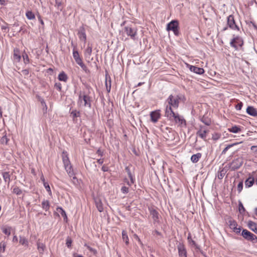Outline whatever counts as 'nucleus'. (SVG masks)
Listing matches in <instances>:
<instances>
[{"label":"nucleus","instance_id":"nucleus-1","mask_svg":"<svg viewBox=\"0 0 257 257\" xmlns=\"http://www.w3.org/2000/svg\"><path fill=\"white\" fill-rule=\"evenodd\" d=\"M181 95H170L166 101V102L168 103V104L166 106L165 114L170 113V110L171 111H174L173 110V108L177 109L179 107L180 101L181 99Z\"/></svg>","mask_w":257,"mask_h":257},{"label":"nucleus","instance_id":"nucleus-2","mask_svg":"<svg viewBox=\"0 0 257 257\" xmlns=\"http://www.w3.org/2000/svg\"><path fill=\"white\" fill-rule=\"evenodd\" d=\"M62 159L64 167L68 176L70 177H72L73 179H76L72 165H71L68 157V155L66 152L63 151L62 152Z\"/></svg>","mask_w":257,"mask_h":257},{"label":"nucleus","instance_id":"nucleus-3","mask_svg":"<svg viewBox=\"0 0 257 257\" xmlns=\"http://www.w3.org/2000/svg\"><path fill=\"white\" fill-rule=\"evenodd\" d=\"M170 113L165 114V116L170 120H173L178 126L181 127H186V121L183 116L180 115L179 113H175L174 111L170 110Z\"/></svg>","mask_w":257,"mask_h":257},{"label":"nucleus","instance_id":"nucleus-4","mask_svg":"<svg viewBox=\"0 0 257 257\" xmlns=\"http://www.w3.org/2000/svg\"><path fill=\"white\" fill-rule=\"evenodd\" d=\"M137 31L138 29L135 25H128L125 26L123 29L124 33L134 40L136 39Z\"/></svg>","mask_w":257,"mask_h":257},{"label":"nucleus","instance_id":"nucleus-5","mask_svg":"<svg viewBox=\"0 0 257 257\" xmlns=\"http://www.w3.org/2000/svg\"><path fill=\"white\" fill-rule=\"evenodd\" d=\"M244 42L242 38L239 36H235L234 35H233V38L230 42V46L235 50H238L239 48H241Z\"/></svg>","mask_w":257,"mask_h":257},{"label":"nucleus","instance_id":"nucleus-6","mask_svg":"<svg viewBox=\"0 0 257 257\" xmlns=\"http://www.w3.org/2000/svg\"><path fill=\"white\" fill-rule=\"evenodd\" d=\"M243 159L242 157H238L234 159L231 163L228 164L231 171H235L238 169L243 164Z\"/></svg>","mask_w":257,"mask_h":257},{"label":"nucleus","instance_id":"nucleus-7","mask_svg":"<svg viewBox=\"0 0 257 257\" xmlns=\"http://www.w3.org/2000/svg\"><path fill=\"white\" fill-rule=\"evenodd\" d=\"M167 30L168 31H172L176 36L179 34V23L177 20H172L167 24Z\"/></svg>","mask_w":257,"mask_h":257},{"label":"nucleus","instance_id":"nucleus-8","mask_svg":"<svg viewBox=\"0 0 257 257\" xmlns=\"http://www.w3.org/2000/svg\"><path fill=\"white\" fill-rule=\"evenodd\" d=\"M241 235L243 237L248 241H251L252 243L257 242V237L254 234L251 233L246 229H243L241 232Z\"/></svg>","mask_w":257,"mask_h":257},{"label":"nucleus","instance_id":"nucleus-9","mask_svg":"<svg viewBox=\"0 0 257 257\" xmlns=\"http://www.w3.org/2000/svg\"><path fill=\"white\" fill-rule=\"evenodd\" d=\"M83 101H84V106L88 107L89 108L91 107V104L90 96L85 94L82 95V92H80L79 94V101L82 102Z\"/></svg>","mask_w":257,"mask_h":257},{"label":"nucleus","instance_id":"nucleus-10","mask_svg":"<svg viewBox=\"0 0 257 257\" xmlns=\"http://www.w3.org/2000/svg\"><path fill=\"white\" fill-rule=\"evenodd\" d=\"M227 25L228 26L233 30H237V31H240V29L238 26L236 25L234 16L232 15H229L227 17Z\"/></svg>","mask_w":257,"mask_h":257},{"label":"nucleus","instance_id":"nucleus-11","mask_svg":"<svg viewBox=\"0 0 257 257\" xmlns=\"http://www.w3.org/2000/svg\"><path fill=\"white\" fill-rule=\"evenodd\" d=\"M209 130L204 125H200L199 130L196 133V135L199 136L203 140H206V135Z\"/></svg>","mask_w":257,"mask_h":257},{"label":"nucleus","instance_id":"nucleus-12","mask_svg":"<svg viewBox=\"0 0 257 257\" xmlns=\"http://www.w3.org/2000/svg\"><path fill=\"white\" fill-rule=\"evenodd\" d=\"M177 248L179 257H187V251L185 245L182 243L179 242L178 244Z\"/></svg>","mask_w":257,"mask_h":257},{"label":"nucleus","instance_id":"nucleus-13","mask_svg":"<svg viewBox=\"0 0 257 257\" xmlns=\"http://www.w3.org/2000/svg\"><path fill=\"white\" fill-rule=\"evenodd\" d=\"M78 36L79 39L84 43L86 41V35L85 33V29L83 26L79 27L78 32Z\"/></svg>","mask_w":257,"mask_h":257},{"label":"nucleus","instance_id":"nucleus-14","mask_svg":"<svg viewBox=\"0 0 257 257\" xmlns=\"http://www.w3.org/2000/svg\"><path fill=\"white\" fill-rule=\"evenodd\" d=\"M125 170L127 172L128 177L130 179V182L127 181V184L131 186L132 185L134 184L135 182V179L134 177L133 174L132 173L130 168L129 166H126L125 168Z\"/></svg>","mask_w":257,"mask_h":257},{"label":"nucleus","instance_id":"nucleus-15","mask_svg":"<svg viewBox=\"0 0 257 257\" xmlns=\"http://www.w3.org/2000/svg\"><path fill=\"white\" fill-rule=\"evenodd\" d=\"M72 46H73V57L76 62V63L77 64L80 61L82 60V58L80 57L79 54L78 52V51L76 50V47L75 46L73 45V42L71 43Z\"/></svg>","mask_w":257,"mask_h":257},{"label":"nucleus","instance_id":"nucleus-16","mask_svg":"<svg viewBox=\"0 0 257 257\" xmlns=\"http://www.w3.org/2000/svg\"><path fill=\"white\" fill-rule=\"evenodd\" d=\"M188 67L190 70L198 74H202L204 73V70L203 68L197 67L195 66L188 65Z\"/></svg>","mask_w":257,"mask_h":257},{"label":"nucleus","instance_id":"nucleus-17","mask_svg":"<svg viewBox=\"0 0 257 257\" xmlns=\"http://www.w3.org/2000/svg\"><path fill=\"white\" fill-rule=\"evenodd\" d=\"M92 49L91 46H88L87 48L86 49L84 52V56L86 59V60L89 62H90V56L92 53ZM93 58H91L90 60H92Z\"/></svg>","mask_w":257,"mask_h":257},{"label":"nucleus","instance_id":"nucleus-18","mask_svg":"<svg viewBox=\"0 0 257 257\" xmlns=\"http://www.w3.org/2000/svg\"><path fill=\"white\" fill-rule=\"evenodd\" d=\"M246 111L248 114L252 116H257V110L253 106H248L246 108Z\"/></svg>","mask_w":257,"mask_h":257},{"label":"nucleus","instance_id":"nucleus-19","mask_svg":"<svg viewBox=\"0 0 257 257\" xmlns=\"http://www.w3.org/2000/svg\"><path fill=\"white\" fill-rule=\"evenodd\" d=\"M150 213L151 215L152 216L154 222H158L159 220V213L154 208H150Z\"/></svg>","mask_w":257,"mask_h":257},{"label":"nucleus","instance_id":"nucleus-20","mask_svg":"<svg viewBox=\"0 0 257 257\" xmlns=\"http://www.w3.org/2000/svg\"><path fill=\"white\" fill-rule=\"evenodd\" d=\"M150 116L151 120L153 122H156L158 120L159 118L160 117V114L159 112L157 111H154L151 112L150 114Z\"/></svg>","mask_w":257,"mask_h":257},{"label":"nucleus","instance_id":"nucleus-21","mask_svg":"<svg viewBox=\"0 0 257 257\" xmlns=\"http://www.w3.org/2000/svg\"><path fill=\"white\" fill-rule=\"evenodd\" d=\"M13 59L15 62H19L21 59L20 51L18 49L14 50Z\"/></svg>","mask_w":257,"mask_h":257},{"label":"nucleus","instance_id":"nucleus-22","mask_svg":"<svg viewBox=\"0 0 257 257\" xmlns=\"http://www.w3.org/2000/svg\"><path fill=\"white\" fill-rule=\"evenodd\" d=\"M95 203L97 210L100 212H102L103 206L101 200L99 198H96L95 199Z\"/></svg>","mask_w":257,"mask_h":257},{"label":"nucleus","instance_id":"nucleus-23","mask_svg":"<svg viewBox=\"0 0 257 257\" xmlns=\"http://www.w3.org/2000/svg\"><path fill=\"white\" fill-rule=\"evenodd\" d=\"M248 228L257 234V223L254 222L249 220L247 223Z\"/></svg>","mask_w":257,"mask_h":257},{"label":"nucleus","instance_id":"nucleus-24","mask_svg":"<svg viewBox=\"0 0 257 257\" xmlns=\"http://www.w3.org/2000/svg\"><path fill=\"white\" fill-rule=\"evenodd\" d=\"M58 79L59 81L66 82L68 80V77L64 71H62L58 75Z\"/></svg>","mask_w":257,"mask_h":257},{"label":"nucleus","instance_id":"nucleus-25","mask_svg":"<svg viewBox=\"0 0 257 257\" xmlns=\"http://www.w3.org/2000/svg\"><path fill=\"white\" fill-rule=\"evenodd\" d=\"M227 223L228 225L229 228L232 230L237 226V224L236 221L231 218H228Z\"/></svg>","mask_w":257,"mask_h":257},{"label":"nucleus","instance_id":"nucleus-26","mask_svg":"<svg viewBox=\"0 0 257 257\" xmlns=\"http://www.w3.org/2000/svg\"><path fill=\"white\" fill-rule=\"evenodd\" d=\"M254 183V179L253 177H249L245 181V186L246 188L251 187Z\"/></svg>","mask_w":257,"mask_h":257},{"label":"nucleus","instance_id":"nucleus-27","mask_svg":"<svg viewBox=\"0 0 257 257\" xmlns=\"http://www.w3.org/2000/svg\"><path fill=\"white\" fill-rule=\"evenodd\" d=\"M202 154L200 153H198L196 154L193 155L191 157V161L193 163H196L198 162L199 159L201 158Z\"/></svg>","mask_w":257,"mask_h":257},{"label":"nucleus","instance_id":"nucleus-28","mask_svg":"<svg viewBox=\"0 0 257 257\" xmlns=\"http://www.w3.org/2000/svg\"><path fill=\"white\" fill-rule=\"evenodd\" d=\"M56 210L63 217L64 220L67 222L68 218L65 210L61 207H58Z\"/></svg>","mask_w":257,"mask_h":257},{"label":"nucleus","instance_id":"nucleus-29","mask_svg":"<svg viewBox=\"0 0 257 257\" xmlns=\"http://www.w3.org/2000/svg\"><path fill=\"white\" fill-rule=\"evenodd\" d=\"M37 249H38L39 253L41 254H43V252L44 251V250L46 248L45 245L42 242L38 241L37 242Z\"/></svg>","mask_w":257,"mask_h":257},{"label":"nucleus","instance_id":"nucleus-30","mask_svg":"<svg viewBox=\"0 0 257 257\" xmlns=\"http://www.w3.org/2000/svg\"><path fill=\"white\" fill-rule=\"evenodd\" d=\"M2 176L3 177L4 180L6 183H7L8 184L10 182V177L11 175L10 174L9 172H2Z\"/></svg>","mask_w":257,"mask_h":257},{"label":"nucleus","instance_id":"nucleus-31","mask_svg":"<svg viewBox=\"0 0 257 257\" xmlns=\"http://www.w3.org/2000/svg\"><path fill=\"white\" fill-rule=\"evenodd\" d=\"M19 242L21 244L24 246H28L29 241L24 236H20Z\"/></svg>","mask_w":257,"mask_h":257},{"label":"nucleus","instance_id":"nucleus-32","mask_svg":"<svg viewBox=\"0 0 257 257\" xmlns=\"http://www.w3.org/2000/svg\"><path fill=\"white\" fill-rule=\"evenodd\" d=\"M228 130L230 133H237L241 131V128L239 126H238L237 125H234L230 128H228Z\"/></svg>","mask_w":257,"mask_h":257},{"label":"nucleus","instance_id":"nucleus-33","mask_svg":"<svg viewBox=\"0 0 257 257\" xmlns=\"http://www.w3.org/2000/svg\"><path fill=\"white\" fill-rule=\"evenodd\" d=\"M42 207L45 211L48 210L50 208L49 202L48 200H43L42 202Z\"/></svg>","mask_w":257,"mask_h":257},{"label":"nucleus","instance_id":"nucleus-34","mask_svg":"<svg viewBox=\"0 0 257 257\" xmlns=\"http://www.w3.org/2000/svg\"><path fill=\"white\" fill-rule=\"evenodd\" d=\"M78 65H79L82 69L86 73H89L90 72V71L87 67V66L84 64L82 60L77 63Z\"/></svg>","mask_w":257,"mask_h":257},{"label":"nucleus","instance_id":"nucleus-35","mask_svg":"<svg viewBox=\"0 0 257 257\" xmlns=\"http://www.w3.org/2000/svg\"><path fill=\"white\" fill-rule=\"evenodd\" d=\"M122 237L125 244L127 245L129 243V239L126 231L123 230L122 231Z\"/></svg>","mask_w":257,"mask_h":257},{"label":"nucleus","instance_id":"nucleus-36","mask_svg":"<svg viewBox=\"0 0 257 257\" xmlns=\"http://www.w3.org/2000/svg\"><path fill=\"white\" fill-rule=\"evenodd\" d=\"M26 16L29 20H33L35 18L34 14L31 11H27L26 13Z\"/></svg>","mask_w":257,"mask_h":257},{"label":"nucleus","instance_id":"nucleus-37","mask_svg":"<svg viewBox=\"0 0 257 257\" xmlns=\"http://www.w3.org/2000/svg\"><path fill=\"white\" fill-rule=\"evenodd\" d=\"M238 144H239L238 143H233V144H231L227 145L223 150V151H222L221 154H222V155L225 154L229 149H230V148L234 146L238 145Z\"/></svg>","mask_w":257,"mask_h":257},{"label":"nucleus","instance_id":"nucleus-38","mask_svg":"<svg viewBox=\"0 0 257 257\" xmlns=\"http://www.w3.org/2000/svg\"><path fill=\"white\" fill-rule=\"evenodd\" d=\"M9 139L7 138L6 135L2 137L0 140L1 144L2 145H7Z\"/></svg>","mask_w":257,"mask_h":257},{"label":"nucleus","instance_id":"nucleus-39","mask_svg":"<svg viewBox=\"0 0 257 257\" xmlns=\"http://www.w3.org/2000/svg\"><path fill=\"white\" fill-rule=\"evenodd\" d=\"M109 81H107V78L106 77L105 85L107 92H109L111 89V80L110 77H109Z\"/></svg>","mask_w":257,"mask_h":257},{"label":"nucleus","instance_id":"nucleus-40","mask_svg":"<svg viewBox=\"0 0 257 257\" xmlns=\"http://www.w3.org/2000/svg\"><path fill=\"white\" fill-rule=\"evenodd\" d=\"M11 227H3L2 231L4 233L9 236L11 234Z\"/></svg>","mask_w":257,"mask_h":257},{"label":"nucleus","instance_id":"nucleus-41","mask_svg":"<svg viewBox=\"0 0 257 257\" xmlns=\"http://www.w3.org/2000/svg\"><path fill=\"white\" fill-rule=\"evenodd\" d=\"M6 243L5 241H1L0 242V253L4 252L6 250Z\"/></svg>","mask_w":257,"mask_h":257},{"label":"nucleus","instance_id":"nucleus-42","mask_svg":"<svg viewBox=\"0 0 257 257\" xmlns=\"http://www.w3.org/2000/svg\"><path fill=\"white\" fill-rule=\"evenodd\" d=\"M201 121L206 125H210L211 124V120L204 116L201 119Z\"/></svg>","mask_w":257,"mask_h":257},{"label":"nucleus","instance_id":"nucleus-43","mask_svg":"<svg viewBox=\"0 0 257 257\" xmlns=\"http://www.w3.org/2000/svg\"><path fill=\"white\" fill-rule=\"evenodd\" d=\"M238 210H239V212L241 214L243 213V212H244L245 211V209L242 203L241 202H239Z\"/></svg>","mask_w":257,"mask_h":257},{"label":"nucleus","instance_id":"nucleus-44","mask_svg":"<svg viewBox=\"0 0 257 257\" xmlns=\"http://www.w3.org/2000/svg\"><path fill=\"white\" fill-rule=\"evenodd\" d=\"M221 137V135L219 133H214L212 134V139L214 141H217Z\"/></svg>","mask_w":257,"mask_h":257},{"label":"nucleus","instance_id":"nucleus-45","mask_svg":"<svg viewBox=\"0 0 257 257\" xmlns=\"http://www.w3.org/2000/svg\"><path fill=\"white\" fill-rule=\"evenodd\" d=\"M71 114L72 115L73 118H74L80 116V112L74 110L71 112Z\"/></svg>","mask_w":257,"mask_h":257},{"label":"nucleus","instance_id":"nucleus-46","mask_svg":"<svg viewBox=\"0 0 257 257\" xmlns=\"http://www.w3.org/2000/svg\"><path fill=\"white\" fill-rule=\"evenodd\" d=\"M13 193L17 195H21L22 193V191L19 187H15L13 189Z\"/></svg>","mask_w":257,"mask_h":257},{"label":"nucleus","instance_id":"nucleus-47","mask_svg":"<svg viewBox=\"0 0 257 257\" xmlns=\"http://www.w3.org/2000/svg\"><path fill=\"white\" fill-rule=\"evenodd\" d=\"M72 242V240L71 238L69 236L67 237L66 238V244L68 248H70L71 247Z\"/></svg>","mask_w":257,"mask_h":257},{"label":"nucleus","instance_id":"nucleus-48","mask_svg":"<svg viewBox=\"0 0 257 257\" xmlns=\"http://www.w3.org/2000/svg\"><path fill=\"white\" fill-rule=\"evenodd\" d=\"M23 58L25 64H28L29 63V58L28 55L26 53H25L23 55Z\"/></svg>","mask_w":257,"mask_h":257},{"label":"nucleus","instance_id":"nucleus-49","mask_svg":"<svg viewBox=\"0 0 257 257\" xmlns=\"http://www.w3.org/2000/svg\"><path fill=\"white\" fill-rule=\"evenodd\" d=\"M43 185H44V186L45 187V189H46L47 191L49 194H51V189H50L49 184L47 182H44Z\"/></svg>","mask_w":257,"mask_h":257},{"label":"nucleus","instance_id":"nucleus-50","mask_svg":"<svg viewBox=\"0 0 257 257\" xmlns=\"http://www.w3.org/2000/svg\"><path fill=\"white\" fill-rule=\"evenodd\" d=\"M39 100L41 102L42 106H43L44 107H45L46 109H47V106L46 103L44 99L43 98L39 97Z\"/></svg>","mask_w":257,"mask_h":257},{"label":"nucleus","instance_id":"nucleus-51","mask_svg":"<svg viewBox=\"0 0 257 257\" xmlns=\"http://www.w3.org/2000/svg\"><path fill=\"white\" fill-rule=\"evenodd\" d=\"M121 191L123 194H127L129 191L128 188L123 186L121 188Z\"/></svg>","mask_w":257,"mask_h":257},{"label":"nucleus","instance_id":"nucleus-52","mask_svg":"<svg viewBox=\"0 0 257 257\" xmlns=\"http://www.w3.org/2000/svg\"><path fill=\"white\" fill-rule=\"evenodd\" d=\"M243 189V182H240L237 185V191L240 193Z\"/></svg>","mask_w":257,"mask_h":257},{"label":"nucleus","instance_id":"nucleus-53","mask_svg":"<svg viewBox=\"0 0 257 257\" xmlns=\"http://www.w3.org/2000/svg\"><path fill=\"white\" fill-rule=\"evenodd\" d=\"M85 246L87 247V249L91 252H92L93 254H96L97 253V251L95 249L90 247V246L89 245H85Z\"/></svg>","mask_w":257,"mask_h":257},{"label":"nucleus","instance_id":"nucleus-54","mask_svg":"<svg viewBox=\"0 0 257 257\" xmlns=\"http://www.w3.org/2000/svg\"><path fill=\"white\" fill-rule=\"evenodd\" d=\"M243 106V103L242 102H239L235 105V108L236 110H241L242 107Z\"/></svg>","mask_w":257,"mask_h":257},{"label":"nucleus","instance_id":"nucleus-55","mask_svg":"<svg viewBox=\"0 0 257 257\" xmlns=\"http://www.w3.org/2000/svg\"><path fill=\"white\" fill-rule=\"evenodd\" d=\"M55 87L59 91H61L62 86L60 83H56L55 84Z\"/></svg>","mask_w":257,"mask_h":257},{"label":"nucleus","instance_id":"nucleus-56","mask_svg":"<svg viewBox=\"0 0 257 257\" xmlns=\"http://www.w3.org/2000/svg\"><path fill=\"white\" fill-rule=\"evenodd\" d=\"M153 234L154 235H155V234L159 236H160L161 237H163V235L162 234L161 232H159V231H158L157 230H155L153 231Z\"/></svg>","mask_w":257,"mask_h":257},{"label":"nucleus","instance_id":"nucleus-57","mask_svg":"<svg viewBox=\"0 0 257 257\" xmlns=\"http://www.w3.org/2000/svg\"><path fill=\"white\" fill-rule=\"evenodd\" d=\"M187 239L188 240L189 242H192L193 245H195L196 243L195 241L192 239L190 233L189 234Z\"/></svg>","mask_w":257,"mask_h":257},{"label":"nucleus","instance_id":"nucleus-58","mask_svg":"<svg viewBox=\"0 0 257 257\" xmlns=\"http://www.w3.org/2000/svg\"><path fill=\"white\" fill-rule=\"evenodd\" d=\"M233 230L234 232L238 234L240 233L241 231V228L240 227L237 228V226H236V227L234 228V229H233Z\"/></svg>","mask_w":257,"mask_h":257},{"label":"nucleus","instance_id":"nucleus-59","mask_svg":"<svg viewBox=\"0 0 257 257\" xmlns=\"http://www.w3.org/2000/svg\"><path fill=\"white\" fill-rule=\"evenodd\" d=\"M247 24L249 26H250L251 25L253 27V28L257 30V26L253 22L250 21Z\"/></svg>","mask_w":257,"mask_h":257},{"label":"nucleus","instance_id":"nucleus-60","mask_svg":"<svg viewBox=\"0 0 257 257\" xmlns=\"http://www.w3.org/2000/svg\"><path fill=\"white\" fill-rule=\"evenodd\" d=\"M224 174L225 172H224V171L223 170H221L220 172V174L218 175V178L219 179H222L223 177Z\"/></svg>","mask_w":257,"mask_h":257},{"label":"nucleus","instance_id":"nucleus-61","mask_svg":"<svg viewBox=\"0 0 257 257\" xmlns=\"http://www.w3.org/2000/svg\"><path fill=\"white\" fill-rule=\"evenodd\" d=\"M55 1H56V4H55V6L57 7V8L59 9V7L61 6L62 3L61 2L58 1L57 0H55Z\"/></svg>","mask_w":257,"mask_h":257},{"label":"nucleus","instance_id":"nucleus-62","mask_svg":"<svg viewBox=\"0 0 257 257\" xmlns=\"http://www.w3.org/2000/svg\"><path fill=\"white\" fill-rule=\"evenodd\" d=\"M250 149L253 152L257 153V146H251Z\"/></svg>","mask_w":257,"mask_h":257},{"label":"nucleus","instance_id":"nucleus-63","mask_svg":"<svg viewBox=\"0 0 257 257\" xmlns=\"http://www.w3.org/2000/svg\"><path fill=\"white\" fill-rule=\"evenodd\" d=\"M101 170L103 171V172H107L108 171V168L107 167H106L105 166H103L101 168Z\"/></svg>","mask_w":257,"mask_h":257},{"label":"nucleus","instance_id":"nucleus-64","mask_svg":"<svg viewBox=\"0 0 257 257\" xmlns=\"http://www.w3.org/2000/svg\"><path fill=\"white\" fill-rule=\"evenodd\" d=\"M73 257H83L82 255L78 254L77 253H74Z\"/></svg>","mask_w":257,"mask_h":257}]
</instances>
